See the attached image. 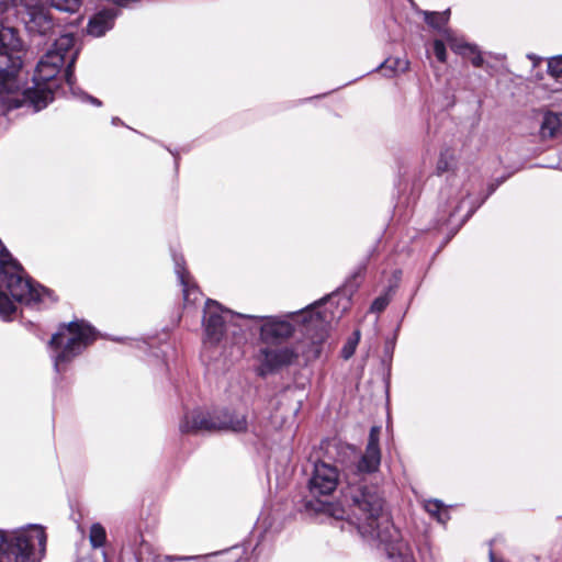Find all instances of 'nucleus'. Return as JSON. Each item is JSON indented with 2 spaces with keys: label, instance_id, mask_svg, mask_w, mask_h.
Listing matches in <instances>:
<instances>
[{
  "label": "nucleus",
  "instance_id": "nucleus-1",
  "mask_svg": "<svg viewBox=\"0 0 562 562\" xmlns=\"http://www.w3.org/2000/svg\"><path fill=\"white\" fill-rule=\"evenodd\" d=\"M81 47L77 46L74 34H61L40 58L31 87L22 77L24 45L19 32L0 24V108L9 112L24 105L37 113L55 99L60 87L59 74L67 83L71 95L81 102L101 106L102 101L76 86L75 68Z\"/></svg>",
  "mask_w": 562,
  "mask_h": 562
},
{
  "label": "nucleus",
  "instance_id": "nucleus-2",
  "mask_svg": "<svg viewBox=\"0 0 562 562\" xmlns=\"http://www.w3.org/2000/svg\"><path fill=\"white\" fill-rule=\"evenodd\" d=\"M385 506L386 501L378 486L346 475L336 502L304 499L299 505V513L308 518L326 515L344 520L341 529L345 530L346 525L353 528L363 541L383 553L384 562H416L411 544L395 527Z\"/></svg>",
  "mask_w": 562,
  "mask_h": 562
},
{
  "label": "nucleus",
  "instance_id": "nucleus-3",
  "mask_svg": "<svg viewBox=\"0 0 562 562\" xmlns=\"http://www.w3.org/2000/svg\"><path fill=\"white\" fill-rule=\"evenodd\" d=\"M237 315L243 319L260 322L259 339L266 345L276 346L282 345L292 338L296 325L303 327L302 333L313 345L321 346L328 337L331 321V312L321 308V301H316L299 311L281 315Z\"/></svg>",
  "mask_w": 562,
  "mask_h": 562
},
{
  "label": "nucleus",
  "instance_id": "nucleus-4",
  "mask_svg": "<svg viewBox=\"0 0 562 562\" xmlns=\"http://www.w3.org/2000/svg\"><path fill=\"white\" fill-rule=\"evenodd\" d=\"M46 546L47 535L42 525L0 529V562H42Z\"/></svg>",
  "mask_w": 562,
  "mask_h": 562
},
{
  "label": "nucleus",
  "instance_id": "nucleus-5",
  "mask_svg": "<svg viewBox=\"0 0 562 562\" xmlns=\"http://www.w3.org/2000/svg\"><path fill=\"white\" fill-rule=\"evenodd\" d=\"M24 269L16 258L1 241L0 244V274L1 281L10 295L19 303L32 305L37 303H55L57 296L54 291L36 282L32 278L23 277Z\"/></svg>",
  "mask_w": 562,
  "mask_h": 562
},
{
  "label": "nucleus",
  "instance_id": "nucleus-6",
  "mask_svg": "<svg viewBox=\"0 0 562 562\" xmlns=\"http://www.w3.org/2000/svg\"><path fill=\"white\" fill-rule=\"evenodd\" d=\"M487 201L483 192L472 195L467 192L460 196H449L445 203L438 205L436 227H447L448 233L438 251L445 247L461 229V227L474 215V213Z\"/></svg>",
  "mask_w": 562,
  "mask_h": 562
},
{
  "label": "nucleus",
  "instance_id": "nucleus-7",
  "mask_svg": "<svg viewBox=\"0 0 562 562\" xmlns=\"http://www.w3.org/2000/svg\"><path fill=\"white\" fill-rule=\"evenodd\" d=\"M83 2H19L24 4L25 15L23 21L31 36H52L55 34L56 22L50 12L55 9L70 14L78 13ZM18 2H0V11L4 12L10 7H16Z\"/></svg>",
  "mask_w": 562,
  "mask_h": 562
},
{
  "label": "nucleus",
  "instance_id": "nucleus-8",
  "mask_svg": "<svg viewBox=\"0 0 562 562\" xmlns=\"http://www.w3.org/2000/svg\"><path fill=\"white\" fill-rule=\"evenodd\" d=\"M237 314V312L225 307L213 299L205 301L202 317L203 345L205 349L216 347L229 327H233L232 334L235 338L238 336L245 338L241 326L235 321L241 319Z\"/></svg>",
  "mask_w": 562,
  "mask_h": 562
},
{
  "label": "nucleus",
  "instance_id": "nucleus-9",
  "mask_svg": "<svg viewBox=\"0 0 562 562\" xmlns=\"http://www.w3.org/2000/svg\"><path fill=\"white\" fill-rule=\"evenodd\" d=\"M409 3L417 14L423 15L424 22L428 26L441 33L443 40H446L454 54L463 58L470 57L471 64L475 68L483 67L484 58L480 47L475 43H469L463 38L458 37L452 30L443 29L450 19V9H446L443 11H429L418 9L416 2Z\"/></svg>",
  "mask_w": 562,
  "mask_h": 562
},
{
  "label": "nucleus",
  "instance_id": "nucleus-10",
  "mask_svg": "<svg viewBox=\"0 0 562 562\" xmlns=\"http://www.w3.org/2000/svg\"><path fill=\"white\" fill-rule=\"evenodd\" d=\"M99 337H102L101 333L88 321L74 319L59 325L58 330L50 337L49 346L63 345L65 340L83 352Z\"/></svg>",
  "mask_w": 562,
  "mask_h": 562
},
{
  "label": "nucleus",
  "instance_id": "nucleus-11",
  "mask_svg": "<svg viewBox=\"0 0 562 562\" xmlns=\"http://www.w3.org/2000/svg\"><path fill=\"white\" fill-rule=\"evenodd\" d=\"M339 482V469L323 459H317L313 463V470L307 481L311 497H303L296 504V509L299 510V505L304 499H321V496L331 495L338 487Z\"/></svg>",
  "mask_w": 562,
  "mask_h": 562
},
{
  "label": "nucleus",
  "instance_id": "nucleus-12",
  "mask_svg": "<svg viewBox=\"0 0 562 562\" xmlns=\"http://www.w3.org/2000/svg\"><path fill=\"white\" fill-rule=\"evenodd\" d=\"M319 448L323 451V460L337 468L339 465V471H349L352 474L358 454V449L355 445L342 441L339 438H325L321 441Z\"/></svg>",
  "mask_w": 562,
  "mask_h": 562
},
{
  "label": "nucleus",
  "instance_id": "nucleus-13",
  "mask_svg": "<svg viewBox=\"0 0 562 562\" xmlns=\"http://www.w3.org/2000/svg\"><path fill=\"white\" fill-rule=\"evenodd\" d=\"M260 353L262 359L255 371L261 379H266L292 366L299 358L297 351L289 346L281 348H261Z\"/></svg>",
  "mask_w": 562,
  "mask_h": 562
},
{
  "label": "nucleus",
  "instance_id": "nucleus-14",
  "mask_svg": "<svg viewBox=\"0 0 562 562\" xmlns=\"http://www.w3.org/2000/svg\"><path fill=\"white\" fill-rule=\"evenodd\" d=\"M375 251L376 246H373L363 257V259H361V261L355 267L350 274L346 278L345 282L334 292L319 300L321 307L325 303L331 302L335 297L342 296L346 300V304L342 306V310L347 308V305L350 303L352 295L358 291L362 280L364 279L369 261Z\"/></svg>",
  "mask_w": 562,
  "mask_h": 562
},
{
  "label": "nucleus",
  "instance_id": "nucleus-15",
  "mask_svg": "<svg viewBox=\"0 0 562 562\" xmlns=\"http://www.w3.org/2000/svg\"><path fill=\"white\" fill-rule=\"evenodd\" d=\"M111 5L97 9L89 18L87 34L92 37H102L114 27L115 20L123 9H133V2H110Z\"/></svg>",
  "mask_w": 562,
  "mask_h": 562
},
{
  "label": "nucleus",
  "instance_id": "nucleus-16",
  "mask_svg": "<svg viewBox=\"0 0 562 562\" xmlns=\"http://www.w3.org/2000/svg\"><path fill=\"white\" fill-rule=\"evenodd\" d=\"M217 428L220 431H229L235 435L247 434L249 431L248 415L224 407L217 412Z\"/></svg>",
  "mask_w": 562,
  "mask_h": 562
},
{
  "label": "nucleus",
  "instance_id": "nucleus-17",
  "mask_svg": "<svg viewBox=\"0 0 562 562\" xmlns=\"http://www.w3.org/2000/svg\"><path fill=\"white\" fill-rule=\"evenodd\" d=\"M179 430L181 434H196L199 431H216L217 428V414L214 418L202 412H192L186 414L180 420Z\"/></svg>",
  "mask_w": 562,
  "mask_h": 562
},
{
  "label": "nucleus",
  "instance_id": "nucleus-18",
  "mask_svg": "<svg viewBox=\"0 0 562 562\" xmlns=\"http://www.w3.org/2000/svg\"><path fill=\"white\" fill-rule=\"evenodd\" d=\"M246 554V548L243 544H234L229 548L218 550L205 555H189V557H172L165 555L159 558V562H173V561H182V560H209L214 557H225L226 562H239L243 557Z\"/></svg>",
  "mask_w": 562,
  "mask_h": 562
},
{
  "label": "nucleus",
  "instance_id": "nucleus-19",
  "mask_svg": "<svg viewBox=\"0 0 562 562\" xmlns=\"http://www.w3.org/2000/svg\"><path fill=\"white\" fill-rule=\"evenodd\" d=\"M53 349V366L56 374L65 373L76 357L82 353L80 348H75L65 342L58 346H49Z\"/></svg>",
  "mask_w": 562,
  "mask_h": 562
},
{
  "label": "nucleus",
  "instance_id": "nucleus-20",
  "mask_svg": "<svg viewBox=\"0 0 562 562\" xmlns=\"http://www.w3.org/2000/svg\"><path fill=\"white\" fill-rule=\"evenodd\" d=\"M405 316H406V311L403 312V314L394 329L393 337H387L384 341L383 355L381 357V366L384 370L383 381L385 383L386 389L390 385V380H391V374H392V361H393V356H394V351H395L397 336H398V333H400V329L402 326V322Z\"/></svg>",
  "mask_w": 562,
  "mask_h": 562
},
{
  "label": "nucleus",
  "instance_id": "nucleus-21",
  "mask_svg": "<svg viewBox=\"0 0 562 562\" xmlns=\"http://www.w3.org/2000/svg\"><path fill=\"white\" fill-rule=\"evenodd\" d=\"M381 464V452L364 450L360 457L357 454V461L353 467L352 480H359L363 474L375 473Z\"/></svg>",
  "mask_w": 562,
  "mask_h": 562
},
{
  "label": "nucleus",
  "instance_id": "nucleus-22",
  "mask_svg": "<svg viewBox=\"0 0 562 562\" xmlns=\"http://www.w3.org/2000/svg\"><path fill=\"white\" fill-rule=\"evenodd\" d=\"M561 130L562 112H546L540 124L541 135L543 137H554Z\"/></svg>",
  "mask_w": 562,
  "mask_h": 562
},
{
  "label": "nucleus",
  "instance_id": "nucleus-23",
  "mask_svg": "<svg viewBox=\"0 0 562 562\" xmlns=\"http://www.w3.org/2000/svg\"><path fill=\"white\" fill-rule=\"evenodd\" d=\"M397 288V281H394L384 288V290L372 301L369 311L375 314L384 312L392 301Z\"/></svg>",
  "mask_w": 562,
  "mask_h": 562
},
{
  "label": "nucleus",
  "instance_id": "nucleus-24",
  "mask_svg": "<svg viewBox=\"0 0 562 562\" xmlns=\"http://www.w3.org/2000/svg\"><path fill=\"white\" fill-rule=\"evenodd\" d=\"M409 61L401 58H387L382 61L376 68L372 71H383V76L386 78H393L398 71L405 72L408 70Z\"/></svg>",
  "mask_w": 562,
  "mask_h": 562
},
{
  "label": "nucleus",
  "instance_id": "nucleus-25",
  "mask_svg": "<svg viewBox=\"0 0 562 562\" xmlns=\"http://www.w3.org/2000/svg\"><path fill=\"white\" fill-rule=\"evenodd\" d=\"M457 164L454 151L451 148L447 147L441 149L436 164V175L442 176L443 173L453 171L457 168Z\"/></svg>",
  "mask_w": 562,
  "mask_h": 562
},
{
  "label": "nucleus",
  "instance_id": "nucleus-26",
  "mask_svg": "<svg viewBox=\"0 0 562 562\" xmlns=\"http://www.w3.org/2000/svg\"><path fill=\"white\" fill-rule=\"evenodd\" d=\"M172 260H173V266H175V273L177 274L179 283L182 286L183 293L187 294L188 286H189V283H188L189 271L186 268L184 257L181 254H178L177 251H172Z\"/></svg>",
  "mask_w": 562,
  "mask_h": 562
},
{
  "label": "nucleus",
  "instance_id": "nucleus-27",
  "mask_svg": "<svg viewBox=\"0 0 562 562\" xmlns=\"http://www.w3.org/2000/svg\"><path fill=\"white\" fill-rule=\"evenodd\" d=\"M15 302H18L15 300ZM16 305L14 299L9 296L5 292L0 290V316L3 321L9 322L16 313Z\"/></svg>",
  "mask_w": 562,
  "mask_h": 562
},
{
  "label": "nucleus",
  "instance_id": "nucleus-28",
  "mask_svg": "<svg viewBox=\"0 0 562 562\" xmlns=\"http://www.w3.org/2000/svg\"><path fill=\"white\" fill-rule=\"evenodd\" d=\"M89 541L93 549L102 548L106 541V531L102 524L93 522L89 531Z\"/></svg>",
  "mask_w": 562,
  "mask_h": 562
},
{
  "label": "nucleus",
  "instance_id": "nucleus-29",
  "mask_svg": "<svg viewBox=\"0 0 562 562\" xmlns=\"http://www.w3.org/2000/svg\"><path fill=\"white\" fill-rule=\"evenodd\" d=\"M361 333L359 329H355L352 334L348 337L347 341L344 344L341 350H340V357L344 360L350 359L357 349V346L360 341Z\"/></svg>",
  "mask_w": 562,
  "mask_h": 562
},
{
  "label": "nucleus",
  "instance_id": "nucleus-30",
  "mask_svg": "<svg viewBox=\"0 0 562 562\" xmlns=\"http://www.w3.org/2000/svg\"><path fill=\"white\" fill-rule=\"evenodd\" d=\"M547 72L555 80H562V54L547 59Z\"/></svg>",
  "mask_w": 562,
  "mask_h": 562
},
{
  "label": "nucleus",
  "instance_id": "nucleus-31",
  "mask_svg": "<svg viewBox=\"0 0 562 562\" xmlns=\"http://www.w3.org/2000/svg\"><path fill=\"white\" fill-rule=\"evenodd\" d=\"M380 435H381V427L380 426H372L370 428L366 450L381 452V449H380Z\"/></svg>",
  "mask_w": 562,
  "mask_h": 562
},
{
  "label": "nucleus",
  "instance_id": "nucleus-32",
  "mask_svg": "<svg viewBox=\"0 0 562 562\" xmlns=\"http://www.w3.org/2000/svg\"><path fill=\"white\" fill-rule=\"evenodd\" d=\"M446 40L435 38L432 42V52L437 58V60L441 64H445L448 58Z\"/></svg>",
  "mask_w": 562,
  "mask_h": 562
},
{
  "label": "nucleus",
  "instance_id": "nucleus-33",
  "mask_svg": "<svg viewBox=\"0 0 562 562\" xmlns=\"http://www.w3.org/2000/svg\"><path fill=\"white\" fill-rule=\"evenodd\" d=\"M446 507L442 501L440 499H430L425 505L426 510L431 515L432 517H436L437 515H440V512Z\"/></svg>",
  "mask_w": 562,
  "mask_h": 562
},
{
  "label": "nucleus",
  "instance_id": "nucleus-34",
  "mask_svg": "<svg viewBox=\"0 0 562 562\" xmlns=\"http://www.w3.org/2000/svg\"><path fill=\"white\" fill-rule=\"evenodd\" d=\"M419 191H420V179H414L411 193L407 198H405V201L407 203L415 202L419 195Z\"/></svg>",
  "mask_w": 562,
  "mask_h": 562
},
{
  "label": "nucleus",
  "instance_id": "nucleus-35",
  "mask_svg": "<svg viewBox=\"0 0 562 562\" xmlns=\"http://www.w3.org/2000/svg\"><path fill=\"white\" fill-rule=\"evenodd\" d=\"M109 339H111L112 341H115V342H121V344L131 341V342H134L137 347H139L140 344H144V341H140L138 339H132V338L120 337V336L109 337Z\"/></svg>",
  "mask_w": 562,
  "mask_h": 562
},
{
  "label": "nucleus",
  "instance_id": "nucleus-36",
  "mask_svg": "<svg viewBox=\"0 0 562 562\" xmlns=\"http://www.w3.org/2000/svg\"><path fill=\"white\" fill-rule=\"evenodd\" d=\"M436 520L440 524H446L449 519H450V515H449V512L447 510V507H445L441 512H440V515H437L436 517Z\"/></svg>",
  "mask_w": 562,
  "mask_h": 562
},
{
  "label": "nucleus",
  "instance_id": "nucleus-37",
  "mask_svg": "<svg viewBox=\"0 0 562 562\" xmlns=\"http://www.w3.org/2000/svg\"><path fill=\"white\" fill-rule=\"evenodd\" d=\"M497 183L490 182L487 184L486 191H482L484 194V198H490L496 190H497Z\"/></svg>",
  "mask_w": 562,
  "mask_h": 562
},
{
  "label": "nucleus",
  "instance_id": "nucleus-38",
  "mask_svg": "<svg viewBox=\"0 0 562 562\" xmlns=\"http://www.w3.org/2000/svg\"><path fill=\"white\" fill-rule=\"evenodd\" d=\"M527 58L532 61L533 67H538L540 65V63L542 61V57H540L533 53L527 54Z\"/></svg>",
  "mask_w": 562,
  "mask_h": 562
},
{
  "label": "nucleus",
  "instance_id": "nucleus-39",
  "mask_svg": "<svg viewBox=\"0 0 562 562\" xmlns=\"http://www.w3.org/2000/svg\"><path fill=\"white\" fill-rule=\"evenodd\" d=\"M77 562H98V561L94 560L92 557H83V558H80ZM102 562H109L104 551L102 552Z\"/></svg>",
  "mask_w": 562,
  "mask_h": 562
},
{
  "label": "nucleus",
  "instance_id": "nucleus-40",
  "mask_svg": "<svg viewBox=\"0 0 562 562\" xmlns=\"http://www.w3.org/2000/svg\"><path fill=\"white\" fill-rule=\"evenodd\" d=\"M166 148H167V150H168V151L173 156V158H175V168H176V171H177V170H178V168H179V155H178V153H177V151H173V150H171V149H170V148H168V147H166Z\"/></svg>",
  "mask_w": 562,
  "mask_h": 562
},
{
  "label": "nucleus",
  "instance_id": "nucleus-41",
  "mask_svg": "<svg viewBox=\"0 0 562 562\" xmlns=\"http://www.w3.org/2000/svg\"><path fill=\"white\" fill-rule=\"evenodd\" d=\"M82 16L78 15L74 21H66L65 24L71 25V26H78L80 22L82 21Z\"/></svg>",
  "mask_w": 562,
  "mask_h": 562
},
{
  "label": "nucleus",
  "instance_id": "nucleus-42",
  "mask_svg": "<svg viewBox=\"0 0 562 562\" xmlns=\"http://www.w3.org/2000/svg\"><path fill=\"white\" fill-rule=\"evenodd\" d=\"M507 177L505 176H502L499 178H496L495 180H493L492 182L493 183H497V188H499V186H502L505 181H506Z\"/></svg>",
  "mask_w": 562,
  "mask_h": 562
},
{
  "label": "nucleus",
  "instance_id": "nucleus-43",
  "mask_svg": "<svg viewBox=\"0 0 562 562\" xmlns=\"http://www.w3.org/2000/svg\"><path fill=\"white\" fill-rule=\"evenodd\" d=\"M111 123H112L113 125H115V126H117V125H124L123 121H122L120 117H117V116H113V117H112V120H111Z\"/></svg>",
  "mask_w": 562,
  "mask_h": 562
},
{
  "label": "nucleus",
  "instance_id": "nucleus-44",
  "mask_svg": "<svg viewBox=\"0 0 562 562\" xmlns=\"http://www.w3.org/2000/svg\"><path fill=\"white\" fill-rule=\"evenodd\" d=\"M488 55L494 57L497 60H502V59L505 58V55H503V54H492V53H488Z\"/></svg>",
  "mask_w": 562,
  "mask_h": 562
},
{
  "label": "nucleus",
  "instance_id": "nucleus-45",
  "mask_svg": "<svg viewBox=\"0 0 562 562\" xmlns=\"http://www.w3.org/2000/svg\"><path fill=\"white\" fill-rule=\"evenodd\" d=\"M401 274H402L401 270H395L394 273H393V277L395 278V280H398Z\"/></svg>",
  "mask_w": 562,
  "mask_h": 562
},
{
  "label": "nucleus",
  "instance_id": "nucleus-46",
  "mask_svg": "<svg viewBox=\"0 0 562 562\" xmlns=\"http://www.w3.org/2000/svg\"><path fill=\"white\" fill-rule=\"evenodd\" d=\"M325 95H326V93H323V94H319V95H315V98H322V97H325ZM313 99H314V97H313ZM310 100H312V98H305V99L302 100V102H306V101H310Z\"/></svg>",
  "mask_w": 562,
  "mask_h": 562
},
{
  "label": "nucleus",
  "instance_id": "nucleus-47",
  "mask_svg": "<svg viewBox=\"0 0 562 562\" xmlns=\"http://www.w3.org/2000/svg\"><path fill=\"white\" fill-rule=\"evenodd\" d=\"M490 562H495V557L492 550L490 551Z\"/></svg>",
  "mask_w": 562,
  "mask_h": 562
},
{
  "label": "nucleus",
  "instance_id": "nucleus-48",
  "mask_svg": "<svg viewBox=\"0 0 562 562\" xmlns=\"http://www.w3.org/2000/svg\"><path fill=\"white\" fill-rule=\"evenodd\" d=\"M412 296H415V293H412ZM412 300H413V297H411V300H409V302H408V304H407V306H406V308H405V311H406V312H407V311H408V308H409V305H411Z\"/></svg>",
  "mask_w": 562,
  "mask_h": 562
},
{
  "label": "nucleus",
  "instance_id": "nucleus-49",
  "mask_svg": "<svg viewBox=\"0 0 562 562\" xmlns=\"http://www.w3.org/2000/svg\"><path fill=\"white\" fill-rule=\"evenodd\" d=\"M445 195H446L445 190H441V191H440V199H441V200H442V199H445Z\"/></svg>",
  "mask_w": 562,
  "mask_h": 562
}]
</instances>
